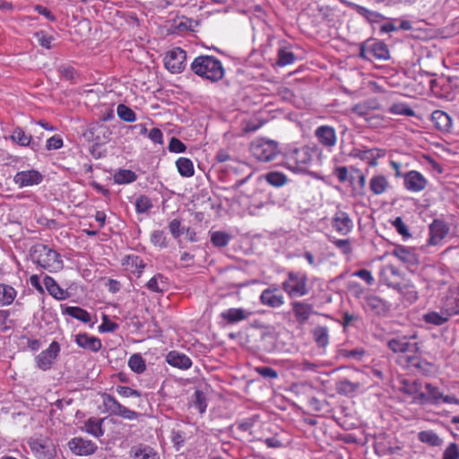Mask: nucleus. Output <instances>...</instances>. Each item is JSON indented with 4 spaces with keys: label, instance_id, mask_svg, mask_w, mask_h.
Here are the masks:
<instances>
[{
    "label": "nucleus",
    "instance_id": "f257e3e1",
    "mask_svg": "<svg viewBox=\"0 0 459 459\" xmlns=\"http://www.w3.org/2000/svg\"><path fill=\"white\" fill-rule=\"evenodd\" d=\"M317 147L303 145L290 148L284 153V165L293 172H306L313 164Z\"/></svg>",
    "mask_w": 459,
    "mask_h": 459
},
{
    "label": "nucleus",
    "instance_id": "f03ea898",
    "mask_svg": "<svg viewBox=\"0 0 459 459\" xmlns=\"http://www.w3.org/2000/svg\"><path fill=\"white\" fill-rule=\"evenodd\" d=\"M190 68L196 75L212 82L221 80L224 76L221 62L213 56H196L191 63Z\"/></svg>",
    "mask_w": 459,
    "mask_h": 459
},
{
    "label": "nucleus",
    "instance_id": "7ed1b4c3",
    "mask_svg": "<svg viewBox=\"0 0 459 459\" xmlns=\"http://www.w3.org/2000/svg\"><path fill=\"white\" fill-rule=\"evenodd\" d=\"M32 261L49 273H56L63 269L64 262L61 255L44 244H36L30 249Z\"/></svg>",
    "mask_w": 459,
    "mask_h": 459
},
{
    "label": "nucleus",
    "instance_id": "20e7f679",
    "mask_svg": "<svg viewBox=\"0 0 459 459\" xmlns=\"http://www.w3.org/2000/svg\"><path fill=\"white\" fill-rule=\"evenodd\" d=\"M281 286L290 299L307 296L312 289L307 273L293 270L286 273V278Z\"/></svg>",
    "mask_w": 459,
    "mask_h": 459
},
{
    "label": "nucleus",
    "instance_id": "39448f33",
    "mask_svg": "<svg viewBox=\"0 0 459 459\" xmlns=\"http://www.w3.org/2000/svg\"><path fill=\"white\" fill-rule=\"evenodd\" d=\"M252 157L259 162H270L280 155L279 143L265 137H259L251 142L249 147Z\"/></svg>",
    "mask_w": 459,
    "mask_h": 459
},
{
    "label": "nucleus",
    "instance_id": "423d86ee",
    "mask_svg": "<svg viewBox=\"0 0 459 459\" xmlns=\"http://www.w3.org/2000/svg\"><path fill=\"white\" fill-rule=\"evenodd\" d=\"M112 117H103V119L91 123L82 133V138L85 142L93 143L96 145L105 143L111 134L108 127L104 124Z\"/></svg>",
    "mask_w": 459,
    "mask_h": 459
},
{
    "label": "nucleus",
    "instance_id": "0eeeda50",
    "mask_svg": "<svg viewBox=\"0 0 459 459\" xmlns=\"http://www.w3.org/2000/svg\"><path fill=\"white\" fill-rule=\"evenodd\" d=\"M28 445L37 459H54L56 456V446L50 437L30 438Z\"/></svg>",
    "mask_w": 459,
    "mask_h": 459
},
{
    "label": "nucleus",
    "instance_id": "6e6552de",
    "mask_svg": "<svg viewBox=\"0 0 459 459\" xmlns=\"http://www.w3.org/2000/svg\"><path fill=\"white\" fill-rule=\"evenodd\" d=\"M101 399L105 411L111 416H118L129 420H136L139 416L137 411L124 406L109 394L103 393Z\"/></svg>",
    "mask_w": 459,
    "mask_h": 459
},
{
    "label": "nucleus",
    "instance_id": "1a4fd4ad",
    "mask_svg": "<svg viewBox=\"0 0 459 459\" xmlns=\"http://www.w3.org/2000/svg\"><path fill=\"white\" fill-rule=\"evenodd\" d=\"M60 350V344L56 341H53L46 350H43L36 356L35 363L37 368L43 371L49 370L58 357Z\"/></svg>",
    "mask_w": 459,
    "mask_h": 459
},
{
    "label": "nucleus",
    "instance_id": "9d476101",
    "mask_svg": "<svg viewBox=\"0 0 459 459\" xmlns=\"http://www.w3.org/2000/svg\"><path fill=\"white\" fill-rule=\"evenodd\" d=\"M186 52L180 48H174L164 56V65L172 74L181 73L186 67Z\"/></svg>",
    "mask_w": 459,
    "mask_h": 459
},
{
    "label": "nucleus",
    "instance_id": "9b49d317",
    "mask_svg": "<svg viewBox=\"0 0 459 459\" xmlns=\"http://www.w3.org/2000/svg\"><path fill=\"white\" fill-rule=\"evenodd\" d=\"M290 307L295 321L300 325H306L313 315H317L313 304L305 300L291 301Z\"/></svg>",
    "mask_w": 459,
    "mask_h": 459
},
{
    "label": "nucleus",
    "instance_id": "f8f14e48",
    "mask_svg": "<svg viewBox=\"0 0 459 459\" xmlns=\"http://www.w3.org/2000/svg\"><path fill=\"white\" fill-rule=\"evenodd\" d=\"M450 227L443 220L435 219L429 226L428 244L429 246L439 245L449 234Z\"/></svg>",
    "mask_w": 459,
    "mask_h": 459
},
{
    "label": "nucleus",
    "instance_id": "ddd939ff",
    "mask_svg": "<svg viewBox=\"0 0 459 459\" xmlns=\"http://www.w3.org/2000/svg\"><path fill=\"white\" fill-rule=\"evenodd\" d=\"M386 154V151L385 149L380 148H372V149H359L354 148L351 152V156L359 159L362 161H366L369 167L375 168L378 165V159L385 157Z\"/></svg>",
    "mask_w": 459,
    "mask_h": 459
},
{
    "label": "nucleus",
    "instance_id": "4468645a",
    "mask_svg": "<svg viewBox=\"0 0 459 459\" xmlns=\"http://www.w3.org/2000/svg\"><path fill=\"white\" fill-rule=\"evenodd\" d=\"M43 179L42 173L33 169L18 171L13 176V182L20 188L39 185Z\"/></svg>",
    "mask_w": 459,
    "mask_h": 459
},
{
    "label": "nucleus",
    "instance_id": "2eb2a0df",
    "mask_svg": "<svg viewBox=\"0 0 459 459\" xmlns=\"http://www.w3.org/2000/svg\"><path fill=\"white\" fill-rule=\"evenodd\" d=\"M403 177V186L409 192L419 193L423 191L428 186L427 178L417 170H410Z\"/></svg>",
    "mask_w": 459,
    "mask_h": 459
},
{
    "label": "nucleus",
    "instance_id": "dca6fc26",
    "mask_svg": "<svg viewBox=\"0 0 459 459\" xmlns=\"http://www.w3.org/2000/svg\"><path fill=\"white\" fill-rule=\"evenodd\" d=\"M380 281L388 287L398 289L402 285V273L394 264L384 265L379 273Z\"/></svg>",
    "mask_w": 459,
    "mask_h": 459
},
{
    "label": "nucleus",
    "instance_id": "f3484780",
    "mask_svg": "<svg viewBox=\"0 0 459 459\" xmlns=\"http://www.w3.org/2000/svg\"><path fill=\"white\" fill-rule=\"evenodd\" d=\"M68 447L71 452L79 456H86L95 453L98 446L91 440L82 437H74L68 442Z\"/></svg>",
    "mask_w": 459,
    "mask_h": 459
},
{
    "label": "nucleus",
    "instance_id": "a211bd4d",
    "mask_svg": "<svg viewBox=\"0 0 459 459\" xmlns=\"http://www.w3.org/2000/svg\"><path fill=\"white\" fill-rule=\"evenodd\" d=\"M331 225L340 235L346 236L353 229V221L346 212L339 211L332 218Z\"/></svg>",
    "mask_w": 459,
    "mask_h": 459
},
{
    "label": "nucleus",
    "instance_id": "6ab92c4d",
    "mask_svg": "<svg viewBox=\"0 0 459 459\" xmlns=\"http://www.w3.org/2000/svg\"><path fill=\"white\" fill-rule=\"evenodd\" d=\"M362 306L366 311L377 316L385 315L390 307L385 300L374 294L366 295Z\"/></svg>",
    "mask_w": 459,
    "mask_h": 459
},
{
    "label": "nucleus",
    "instance_id": "aec40b11",
    "mask_svg": "<svg viewBox=\"0 0 459 459\" xmlns=\"http://www.w3.org/2000/svg\"><path fill=\"white\" fill-rule=\"evenodd\" d=\"M260 302L267 307L276 308L284 304V297L275 286L264 290L260 295Z\"/></svg>",
    "mask_w": 459,
    "mask_h": 459
},
{
    "label": "nucleus",
    "instance_id": "412c9836",
    "mask_svg": "<svg viewBox=\"0 0 459 459\" xmlns=\"http://www.w3.org/2000/svg\"><path fill=\"white\" fill-rule=\"evenodd\" d=\"M391 254L407 266L416 265L419 263L415 249L411 247L399 245L394 248Z\"/></svg>",
    "mask_w": 459,
    "mask_h": 459
},
{
    "label": "nucleus",
    "instance_id": "4be33fe9",
    "mask_svg": "<svg viewBox=\"0 0 459 459\" xmlns=\"http://www.w3.org/2000/svg\"><path fill=\"white\" fill-rule=\"evenodd\" d=\"M74 342L80 348L91 352H98L102 348L101 340L87 333L76 334Z\"/></svg>",
    "mask_w": 459,
    "mask_h": 459
},
{
    "label": "nucleus",
    "instance_id": "5701e85b",
    "mask_svg": "<svg viewBox=\"0 0 459 459\" xmlns=\"http://www.w3.org/2000/svg\"><path fill=\"white\" fill-rule=\"evenodd\" d=\"M315 134L320 144L325 148H333L337 143V135L332 126H320L316 129Z\"/></svg>",
    "mask_w": 459,
    "mask_h": 459
},
{
    "label": "nucleus",
    "instance_id": "b1692460",
    "mask_svg": "<svg viewBox=\"0 0 459 459\" xmlns=\"http://www.w3.org/2000/svg\"><path fill=\"white\" fill-rule=\"evenodd\" d=\"M427 118L441 132L459 134L456 119L454 117H427Z\"/></svg>",
    "mask_w": 459,
    "mask_h": 459
},
{
    "label": "nucleus",
    "instance_id": "393cba45",
    "mask_svg": "<svg viewBox=\"0 0 459 459\" xmlns=\"http://www.w3.org/2000/svg\"><path fill=\"white\" fill-rule=\"evenodd\" d=\"M124 269L129 273L139 278L145 267L143 260L135 255H126L122 260Z\"/></svg>",
    "mask_w": 459,
    "mask_h": 459
},
{
    "label": "nucleus",
    "instance_id": "a878e982",
    "mask_svg": "<svg viewBox=\"0 0 459 459\" xmlns=\"http://www.w3.org/2000/svg\"><path fill=\"white\" fill-rule=\"evenodd\" d=\"M166 361L170 366L183 370L188 369L192 366L191 359L178 351H169L166 356Z\"/></svg>",
    "mask_w": 459,
    "mask_h": 459
},
{
    "label": "nucleus",
    "instance_id": "bb28decb",
    "mask_svg": "<svg viewBox=\"0 0 459 459\" xmlns=\"http://www.w3.org/2000/svg\"><path fill=\"white\" fill-rule=\"evenodd\" d=\"M130 455L134 459H160V454L153 447L144 444L133 446Z\"/></svg>",
    "mask_w": 459,
    "mask_h": 459
},
{
    "label": "nucleus",
    "instance_id": "cd10ccee",
    "mask_svg": "<svg viewBox=\"0 0 459 459\" xmlns=\"http://www.w3.org/2000/svg\"><path fill=\"white\" fill-rule=\"evenodd\" d=\"M250 313L240 307H231L222 311L220 316L230 325L246 320Z\"/></svg>",
    "mask_w": 459,
    "mask_h": 459
},
{
    "label": "nucleus",
    "instance_id": "c85d7f7f",
    "mask_svg": "<svg viewBox=\"0 0 459 459\" xmlns=\"http://www.w3.org/2000/svg\"><path fill=\"white\" fill-rule=\"evenodd\" d=\"M146 288L152 292L163 294L169 289L168 278L157 273L146 282Z\"/></svg>",
    "mask_w": 459,
    "mask_h": 459
},
{
    "label": "nucleus",
    "instance_id": "c756f323",
    "mask_svg": "<svg viewBox=\"0 0 459 459\" xmlns=\"http://www.w3.org/2000/svg\"><path fill=\"white\" fill-rule=\"evenodd\" d=\"M368 43L371 58L378 60H387L389 58V50L386 44L376 39H368Z\"/></svg>",
    "mask_w": 459,
    "mask_h": 459
},
{
    "label": "nucleus",
    "instance_id": "7c9ffc66",
    "mask_svg": "<svg viewBox=\"0 0 459 459\" xmlns=\"http://www.w3.org/2000/svg\"><path fill=\"white\" fill-rule=\"evenodd\" d=\"M103 421L104 419L91 417L84 422L82 430L95 437H100L104 435Z\"/></svg>",
    "mask_w": 459,
    "mask_h": 459
},
{
    "label": "nucleus",
    "instance_id": "2f4dec72",
    "mask_svg": "<svg viewBox=\"0 0 459 459\" xmlns=\"http://www.w3.org/2000/svg\"><path fill=\"white\" fill-rule=\"evenodd\" d=\"M388 187V179L384 175H375L369 180V189L375 195H383Z\"/></svg>",
    "mask_w": 459,
    "mask_h": 459
},
{
    "label": "nucleus",
    "instance_id": "473e14b6",
    "mask_svg": "<svg viewBox=\"0 0 459 459\" xmlns=\"http://www.w3.org/2000/svg\"><path fill=\"white\" fill-rule=\"evenodd\" d=\"M382 103H380L377 99H368L365 101L355 105L352 108V111L357 115L362 116L367 115L371 110H377L382 108Z\"/></svg>",
    "mask_w": 459,
    "mask_h": 459
},
{
    "label": "nucleus",
    "instance_id": "72a5a7b5",
    "mask_svg": "<svg viewBox=\"0 0 459 459\" xmlns=\"http://www.w3.org/2000/svg\"><path fill=\"white\" fill-rule=\"evenodd\" d=\"M268 120L260 119L259 117H248L241 122V131L243 134L255 133L264 126Z\"/></svg>",
    "mask_w": 459,
    "mask_h": 459
},
{
    "label": "nucleus",
    "instance_id": "f704fd0d",
    "mask_svg": "<svg viewBox=\"0 0 459 459\" xmlns=\"http://www.w3.org/2000/svg\"><path fill=\"white\" fill-rule=\"evenodd\" d=\"M350 6L352 10H354L358 14L365 18L369 22H377L383 19L385 16L378 12L369 10L362 5L357 4H351Z\"/></svg>",
    "mask_w": 459,
    "mask_h": 459
},
{
    "label": "nucleus",
    "instance_id": "c9c22d12",
    "mask_svg": "<svg viewBox=\"0 0 459 459\" xmlns=\"http://www.w3.org/2000/svg\"><path fill=\"white\" fill-rule=\"evenodd\" d=\"M63 314L70 316L84 324L91 323V314L80 307H65L63 309Z\"/></svg>",
    "mask_w": 459,
    "mask_h": 459
},
{
    "label": "nucleus",
    "instance_id": "e433bc0d",
    "mask_svg": "<svg viewBox=\"0 0 459 459\" xmlns=\"http://www.w3.org/2000/svg\"><path fill=\"white\" fill-rule=\"evenodd\" d=\"M44 285L48 293L55 299L61 300L65 298L64 290L60 288L55 279L51 276L47 275L44 278Z\"/></svg>",
    "mask_w": 459,
    "mask_h": 459
},
{
    "label": "nucleus",
    "instance_id": "4c0bfd02",
    "mask_svg": "<svg viewBox=\"0 0 459 459\" xmlns=\"http://www.w3.org/2000/svg\"><path fill=\"white\" fill-rule=\"evenodd\" d=\"M178 173L185 178H190L195 173L194 163L189 158L180 157L176 161Z\"/></svg>",
    "mask_w": 459,
    "mask_h": 459
},
{
    "label": "nucleus",
    "instance_id": "58836bf2",
    "mask_svg": "<svg viewBox=\"0 0 459 459\" xmlns=\"http://www.w3.org/2000/svg\"><path fill=\"white\" fill-rule=\"evenodd\" d=\"M418 439L421 443L427 444L430 446H439L443 443V440L438 437V435L431 429L419 432Z\"/></svg>",
    "mask_w": 459,
    "mask_h": 459
},
{
    "label": "nucleus",
    "instance_id": "ea45409f",
    "mask_svg": "<svg viewBox=\"0 0 459 459\" xmlns=\"http://www.w3.org/2000/svg\"><path fill=\"white\" fill-rule=\"evenodd\" d=\"M231 238V235L225 231H210V240L215 247H225L229 245Z\"/></svg>",
    "mask_w": 459,
    "mask_h": 459
},
{
    "label": "nucleus",
    "instance_id": "a19ab883",
    "mask_svg": "<svg viewBox=\"0 0 459 459\" xmlns=\"http://www.w3.org/2000/svg\"><path fill=\"white\" fill-rule=\"evenodd\" d=\"M312 335L316 345L325 348L329 343L328 329L325 326H316L312 331Z\"/></svg>",
    "mask_w": 459,
    "mask_h": 459
},
{
    "label": "nucleus",
    "instance_id": "79ce46f5",
    "mask_svg": "<svg viewBox=\"0 0 459 459\" xmlns=\"http://www.w3.org/2000/svg\"><path fill=\"white\" fill-rule=\"evenodd\" d=\"M137 175L130 169H119L114 174V181L116 184L124 185L134 182Z\"/></svg>",
    "mask_w": 459,
    "mask_h": 459
},
{
    "label": "nucleus",
    "instance_id": "37998d69",
    "mask_svg": "<svg viewBox=\"0 0 459 459\" xmlns=\"http://www.w3.org/2000/svg\"><path fill=\"white\" fill-rule=\"evenodd\" d=\"M16 297V290L10 285L0 284V306L13 303Z\"/></svg>",
    "mask_w": 459,
    "mask_h": 459
},
{
    "label": "nucleus",
    "instance_id": "c03bdc74",
    "mask_svg": "<svg viewBox=\"0 0 459 459\" xmlns=\"http://www.w3.org/2000/svg\"><path fill=\"white\" fill-rule=\"evenodd\" d=\"M128 367L136 374H142L146 370V363L140 353H134L128 359Z\"/></svg>",
    "mask_w": 459,
    "mask_h": 459
},
{
    "label": "nucleus",
    "instance_id": "a18cd8bd",
    "mask_svg": "<svg viewBox=\"0 0 459 459\" xmlns=\"http://www.w3.org/2000/svg\"><path fill=\"white\" fill-rule=\"evenodd\" d=\"M266 182L275 187L283 186L287 181V176L280 171H271L264 175Z\"/></svg>",
    "mask_w": 459,
    "mask_h": 459
},
{
    "label": "nucleus",
    "instance_id": "49530a36",
    "mask_svg": "<svg viewBox=\"0 0 459 459\" xmlns=\"http://www.w3.org/2000/svg\"><path fill=\"white\" fill-rule=\"evenodd\" d=\"M443 310L447 316H455L459 314V297H446L443 303Z\"/></svg>",
    "mask_w": 459,
    "mask_h": 459
},
{
    "label": "nucleus",
    "instance_id": "de8ad7c7",
    "mask_svg": "<svg viewBox=\"0 0 459 459\" xmlns=\"http://www.w3.org/2000/svg\"><path fill=\"white\" fill-rule=\"evenodd\" d=\"M450 316H447L446 313L441 308V313L437 312H430L424 316V319L427 323L433 324L435 325H442L446 322L448 321Z\"/></svg>",
    "mask_w": 459,
    "mask_h": 459
},
{
    "label": "nucleus",
    "instance_id": "09e8293b",
    "mask_svg": "<svg viewBox=\"0 0 459 459\" xmlns=\"http://www.w3.org/2000/svg\"><path fill=\"white\" fill-rule=\"evenodd\" d=\"M192 405L195 406L200 414H204L207 408V400L204 393L201 390H195L192 399Z\"/></svg>",
    "mask_w": 459,
    "mask_h": 459
},
{
    "label": "nucleus",
    "instance_id": "8fccbe9b",
    "mask_svg": "<svg viewBox=\"0 0 459 459\" xmlns=\"http://www.w3.org/2000/svg\"><path fill=\"white\" fill-rule=\"evenodd\" d=\"M294 60L295 55L291 51H289L284 48H281L278 49L276 64L279 66H285L290 65L294 62Z\"/></svg>",
    "mask_w": 459,
    "mask_h": 459
},
{
    "label": "nucleus",
    "instance_id": "3c124183",
    "mask_svg": "<svg viewBox=\"0 0 459 459\" xmlns=\"http://www.w3.org/2000/svg\"><path fill=\"white\" fill-rule=\"evenodd\" d=\"M388 110L394 115H414L411 107L405 102H395L390 105Z\"/></svg>",
    "mask_w": 459,
    "mask_h": 459
},
{
    "label": "nucleus",
    "instance_id": "603ef678",
    "mask_svg": "<svg viewBox=\"0 0 459 459\" xmlns=\"http://www.w3.org/2000/svg\"><path fill=\"white\" fill-rule=\"evenodd\" d=\"M13 142L17 143L21 146H28L31 142V135L27 134L22 128H15L12 134Z\"/></svg>",
    "mask_w": 459,
    "mask_h": 459
},
{
    "label": "nucleus",
    "instance_id": "864d4df0",
    "mask_svg": "<svg viewBox=\"0 0 459 459\" xmlns=\"http://www.w3.org/2000/svg\"><path fill=\"white\" fill-rule=\"evenodd\" d=\"M425 389L429 399V404H437L441 401L443 394L437 386H435L430 383H427L425 385Z\"/></svg>",
    "mask_w": 459,
    "mask_h": 459
},
{
    "label": "nucleus",
    "instance_id": "5fc2aeb1",
    "mask_svg": "<svg viewBox=\"0 0 459 459\" xmlns=\"http://www.w3.org/2000/svg\"><path fill=\"white\" fill-rule=\"evenodd\" d=\"M152 208V200L144 195H142L136 198L135 210L138 213H144Z\"/></svg>",
    "mask_w": 459,
    "mask_h": 459
},
{
    "label": "nucleus",
    "instance_id": "6e6d98bb",
    "mask_svg": "<svg viewBox=\"0 0 459 459\" xmlns=\"http://www.w3.org/2000/svg\"><path fill=\"white\" fill-rule=\"evenodd\" d=\"M151 242L160 248H164L168 246L167 237L163 230H154L151 235Z\"/></svg>",
    "mask_w": 459,
    "mask_h": 459
},
{
    "label": "nucleus",
    "instance_id": "4d7b16f0",
    "mask_svg": "<svg viewBox=\"0 0 459 459\" xmlns=\"http://www.w3.org/2000/svg\"><path fill=\"white\" fill-rule=\"evenodd\" d=\"M359 388V384L352 383L348 379H343L338 382L337 391L340 394H351L355 392Z\"/></svg>",
    "mask_w": 459,
    "mask_h": 459
},
{
    "label": "nucleus",
    "instance_id": "13d9d810",
    "mask_svg": "<svg viewBox=\"0 0 459 459\" xmlns=\"http://www.w3.org/2000/svg\"><path fill=\"white\" fill-rule=\"evenodd\" d=\"M388 347L394 352H406L409 350L410 343L404 340L392 339L388 342Z\"/></svg>",
    "mask_w": 459,
    "mask_h": 459
},
{
    "label": "nucleus",
    "instance_id": "bf43d9fd",
    "mask_svg": "<svg viewBox=\"0 0 459 459\" xmlns=\"http://www.w3.org/2000/svg\"><path fill=\"white\" fill-rule=\"evenodd\" d=\"M116 392L124 398H129V397H141V393L138 390L133 389L129 386L126 385H117L116 387Z\"/></svg>",
    "mask_w": 459,
    "mask_h": 459
},
{
    "label": "nucleus",
    "instance_id": "052dcab7",
    "mask_svg": "<svg viewBox=\"0 0 459 459\" xmlns=\"http://www.w3.org/2000/svg\"><path fill=\"white\" fill-rule=\"evenodd\" d=\"M401 293L407 296V299L411 301H416L418 299V292L416 288L412 284H403L397 289Z\"/></svg>",
    "mask_w": 459,
    "mask_h": 459
},
{
    "label": "nucleus",
    "instance_id": "680f3d73",
    "mask_svg": "<svg viewBox=\"0 0 459 459\" xmlns=\"http://www.w3.org/2000/svg\"><path fill=\"white\" fill-rule=\"evenodd\" d=\"M331 241L343 255H348L352 252L351 241L349 239L333 238Z\"/></svg>",
    "mask_w": 459,
    "mask_h": 459
},
{
    "label": "nucleus",
    "instance_id": "e2e57ef3",
    "mask_svg": "<svg viewBox=\"0 0 459 459\" xmlns=\"http://www.w3.org/2000/svg\"><path fill=\"white\" fill-rule=\"evenodd\" d=\"M36 39H38L39 44L49 49L52 47V42L54 40V37L50 35H47L44 31H39L35 34Z\"/></svg>",
    "mask_w": 459,
    "mask_h": 459
},
{
    "label": "nucleus",
    "instance_id": "0e129e2a",
    "mask_svg": "<svg viewBox=\"0 0 459 459\" xmlns=\"http://www.w3.org/2000/svg\"><path fill=\"white\" fill-rule=\"evenodd\" d=\"M57 71L60 76L66 81H74L76 75L75 70L70 65H61Z\"/></svg>",
    "mask_w": 459,
    "mask_h": 459
},
{
    "label": "nucleus",
    "instance_id": "69168bd1",
    "mask_svg": "<svg viewBox=\"0 0 459 459\" xmlns=\"http://www.w3.org/2000/svg\"><path fill=\"white\" fill-rule=\"evenodd\" d=\"M118 328V325L108 318L107 316H103L102 324L99 326V332L100 333H112Z\"/></svg>",
    "mask_w": 459,
    "mask_h": 459
},
{
    "label": "nucleus",
    "instance_id": "338daca9",
    "mask_svg": "<svg viewBox=\"0 0 459 459\" xmlns=\"http://www.w3.org/2000/svg\"><path fill=\"white\" fill-rule=\"evenodd\" d=\"M186 146L179 139L172 137L169 143V151L175 153L185 152Z\"/></svg>",
    "mask_w": 459,
    "mask_h": 459
},
{
    "label": "nucleus",
    "instance_id": "774afa93",
    "mask_svg": "<svg viewBox=\"0 0 459 459\" xmlns=\"http://www.w3.org/2000/svg\"><path fill=\"white\" fill-rule=\"evenodd\" d=\"M443 459H459V449L455 443H451L443 453Z\"/></svg>",
    "mask_w": 459,
    "mask_h": 459
}]
</instances>
